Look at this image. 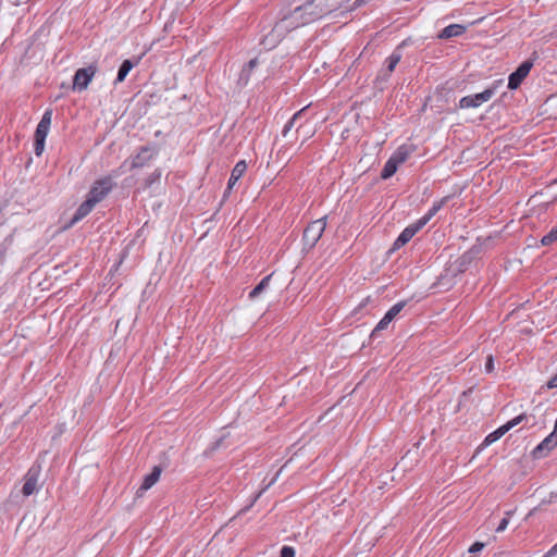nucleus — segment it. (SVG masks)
I'll return each mask as SVG.
<instances>
[{
  "mask_svg": "<svg viewBox=\"0 0 557 557\" xmlns=\"http://www.w3.org/2000/svg\"><path fill=\"white\" fill-rule=\"evenodd\" d=\"M139 62V59L136 60L135 62H133L132 60H124L122 62V64L120 65L119 67V71H117V75H116V78L114 81V84H119V83H122L124 82V79L126 78L127 74L131 72V70L137 65Z\"/></svg>",
  "mask_w": 557,
  "mask_h": 557,
  "instance_id": "dca6fc26",
  "label": "nucleus"
},
{
  "mask_svg": "<svg viewBox=\"0 0 557 557\" xmlns=\"http://www.w3.org/2000/svg\"><path fill=\"white\" fill-rule=\"evenodd\" d=\"M527 414L525 413H521L519 416H517L516 418L509 420L507 423L504 424V426L506 428L507 431L511 430L512 428H515L516 425H518L519 423H521L522 421L527 420Z\"/></svg>",
  "mask_w": 557,
  "mask_h": 557,
  "instance_id": "393cba45",
  "label": "nucleus"
},
{
  "mask_svg": "<svg viewBox=\"0 0 557 557\" xmlns=\"http://www.w3.org/2000/svg\"><path fill=\"white\" fill-rule=\"evenodd\" d=\"M258 64V60L255 58V59H251L246 65L245 67L243 69V72H242V78L244 76H246V78L249 77L250 73L252 72V70L257 66Z\"/></svg>",
  "mask_w": 557,
  "mask_h": 557,
  "instance_id": "a878e982",
  "label": "nucleus"
},
{
  "mask_svg": "<svg viewBox=\"0 0 557 557\" xmlns=\"http://www.w3.org/2000/svg\"><path fill=\"white\" fill-rule=\"evenodd\" d=\"M247 170V164L245 161H238L232 170L226 191L231 190L233 186L237 183V181L244 175Z\"/></svg>",
  "mask_w": 557,
  "mask_h": 557,
  "instance_id": "4468645a",
  "label": "nucleus"
},
{
  "mask_svg": "<svg viewBox=\"0 0 557 557\" xmlns=\"http://www.w3.org/2000/svg\"><path fill=\"white\" fill-rule=\"evenodd\" d=\"M280 557H295V549L290 546H283Z\"/></svg>",
  "mask_w": 557,
  "mask_h": 557,
  "instance_id": "7c9ffc66",
  "label": "nucleus"
},
{
  "mask_svg": "<svg viewBox=\"0 0 557 557\" xmlns=\"http://www.w3.org/2000/svg\"><path fill=\"white\" fill-rule=\"evenodd\" d=\"M162 473V468L160 466H154L151 472L145 475L140 487L137 491V496H141L144 492L150 490L160 479Z\"/></svg>",
  "mask_w": 557,
  "mask_h": 557,
  "instance_id": "f8f14e48",
  "label": "nucleus"
},
{
  "mask_svg": "<svg viewBox=\"0 0 557 557\" xmlns=\"http://www.w3.org/2000/svg\"><path fill=\"white\" fill-rule=\"evenodd\" d=\"M383 319H385L388 323H391L395 317L389 314L388 312L385 313V315L383 317Z\"/></svg>",
  "mask_w": 557,
  "mask_h": 557,
  "instance_id": "e433bc0d",
  "label": "nucleus"
},
{
  "mask_svg": "<svg viewBox=\"0 0 557 557\" xmlns=\"http://www.w3.org/2000/svg\"><path fill=\"white\" fill-rule=\"evenodd\" d=\"M162 171L160 169H156L152 173H150L145 180V187L150 188L156 182L161 178Z\"/></svg>",
  "mask_w": 557,
  "mask_h": 557,
  "instance_id": "5701e85b",
  "label": "nucleus"
},
{
  "mask_svg": "<svg viewBox=\"0 0 557 557\" xmlns=\"http://www.w3.org/2000/svg\"><path fill=\"white\" fill-rule=\"evenodd\" d=\"M113 186L114 183L111 176L97 180L90 187L86 198L97 205L106 198V196L112 190Z\"/></svg>",
  "mask_w": 557,
  "mask_h": 557,
  "instance_id": "39448f33",
  "label": "nucleus"
},
{
  "mask_svg": "<svg viewBox=\"0 0 557 557\" xmlns=\"http://www.w3.org/2000/svg\"><path fill=\"white\" fill-rule=\"evenodd\" d=\"M533 60L529 59L522 62L515 72L509 75L508 78V88L511 90L517 89L523 79L529 75L531 69L533 67Z\"/></svg>",
  "mask_w": 557,
  "mask_h": 557,
  "instance_id": "1a4fd4ad",
  "label": "nucleus"
},
{
  "mask_svg": "<svg viewBox=\"0 0 557 557\" xmlns=\"http://www.w3.org/2000/svg\"><path fill=\"white\" fill-rule=\"evenodd\" d=\"M557 555V543L543 557H554Z\"/></svg>",
  "mask_w": 557,
  "mask_h": 557,
  "instance_id": "c9c22d12",
  "label": "nucleus"
},
{
  "mask_svg": "<svg viewBox=\"0 0 557 557\" xmlns=\"http://www.w3.org/2000/svg\"><path fill=\"white\" fill-rule=\"evenodd\" d=\"M397 169L398 164L392 158H389L382 169L381 177L383 180L392 177L396 173Z\"/></svg>",
  "mask_w": 557,
  "mask_h": 557,
  "instance_id": "412c9836",
  "label": "nucleus"
},
{
  "mask_svg": "<svg viewBox=\"0 0 557 557\" xmlns=\"http://www.w3.org/2000/svg\"><path fill=\"white\" fill-rule=\"evenodd\" d=\"M157 154V150L152 146H143L131 161V170L140 169L147 165Z\"/></svg>",
  "mask_w": 557,
  "mask_h": 557,
  "instance_id": "9d476101",
  "label": "nucleus"
},
{
  "mask_svg": "<svg viewBox=\"0 0 557 557\" xmlns=\"http://www.w3.org/2000/svg\"><path fill=\"white\" fill-rule=\"evenodd\" d=\"M326 216L310 222L304 230L302 250L310 251L319 242L326 227Z\"/></svg>",
  "mask_w": 557,
  "mask_h": 557,
  "instance_id": "7ed1b4c3",
  "label": "nucleus"
},
{
  "mask_svg": "<svg viewBox=\"0 0 557 557\" xmlns=\"http://www.w3.org/2000/svg\"><path fill=\"white\" fill-rule=\"evenodd\" d=\"M271 276L272 275H268L259 282V284L249 293L250 299L257 298L269 286Z\"/></svg>",
  "mask_w": 557,
  "mask_h": 557,
  "instance_id": "4be33fe9",
  "label": "nucleus"
},
{
  "mask_svg": "<svg viewBox=\"0 0 557 557\" xmlns=\"http://www.w3.org/2000/svg\"><path fill=\"white\" fill-rule=\"evenodd\" d=\"M508 431L506 430V428L504 425L499 426L497 430H495L494 432L490 433L483 441V443L481 444L480 448H483V447H486L491 444H493L494 442L498 441L502 436H504Z\"/></svg>",
  "mask_w": 557,
  "mask_h": 557,
  "instance_id": "f3484780",
  "label": "nucleus"
},
{
  "mask_svg": "<svg viewBox=\"0 0 557 557\" xmlns=\"http://www.w3.org/2000/svg\"><path fill=\"white\" fill-rule=\"evenodd\" d=\"M466 32V26L461 24H450L446 26L438 35L441 39H449L461 36Z\"/></svg>",
  "mask_w": 557,
  "mask_h": 557,
  "instance_id": "2eb2a0df",
  "label": "nucleus"
},
{
  "mask_svg": "<svg viewBox=\"0 0 557 557\" xmlns=\"http://www.w3.org/2000/svg\"><path fill=\"white\" fill-rule=\"evenodd\" d=\"M512 512H513V511H511V510L506 511V517H504V518L500 520V522H499L498 527H497V528H496V530H495L496 532H498V533H499V532H503V531H505V530H506V528L508 527V523H509V518H510V516L512 515Z\"/></svg>",
  "mask_w": 557,
  "mask_h": 557,
  "instance_id": "cd10ccee",
  "label": "nucleus"
},
{
  "mask_svg": "<svg viewBox=\"0 0 557 557\" xmlns=\"http://www.w3.org/2000/svg\"><path fill=\"white\" fill-rule=\"evenodd\" d=\"M410 154V149L408 146L403 145L396 149V151L391 156V158L398 164H403L406 162Z\"/></svg>",
  "mask_w": 557,
  "mask_h": 557,
  "instance_id": "a211bd4d",
  "label": "nucleus"
},
{
  "mask_svg": "<svg viewBox=\"0 0 557 557\" xmlns=\"http://www.w3.org/2000/svg\"><path fill=\"white\" fill-rule=\"evenodd\" d=\"M262 492H263V491H260V492H259V493L253 497V499H252V502H251L250 506H252V505H253V503H255V502H257V499L260 497V495L262 494Z\"/></svg>",
  "mask_w": 557,
  "mask_h": 557,
  "instance_id": "4c0bfd02",
  "label": "nucleus"
},
{
  "mask_svg": "<svg viewBox=\"0 0 557 557\" xmlns=\"http://www.w3.org/2000/svg\"><path fill=\"white\" fill-rule=\"evenodd\" d=\"M483 547H484V543L475 542V543H473V544L470 546V548H469V553H472V554H474V553H479V552H481V550L483 549Z\"/></svg>",
  "mask_w": 557,
  "mask_h": 557,
  "instance_id": "72a5a7b5",
  "label": "nucleus"
},
{
  "mask_svg": "<svg viewBox=\"0 0 557 557\" xmlns=\"http://www.w3.org/2000/svg\"><path fill=\"white\" fill-rule=\"evenodd\" d=\"M494 371V358L492 355H488L485 361V372L492 373Z\"/></svg>",
  "mask_w": 557,
  "mask_h": 557,
  "instance_id": "2f4dec72",
  "label": "nucleus"
},
{
  "mask_svg": "<svg viewBox=\"0 0 557 557\" xmlns=\"http://www.w3.org/2000/svg\"><path fill=\"white\" fill-rule=\"evenodd\" d=\"M406 305L407 301L401 300L395 304L393 307H391L387 312L396 318V315L406 307Z\"/></svg>",
  "mask_w": 557,
  "mask_h": 557,
  "instance_id": "bb28decb",
  "label": "nucleus"
},
{
  "mask_svg": "<svg viewBox=\"0 0 557 557\" xmlns=\"http://www.w3.org/2000/svg\"><path fill=\"white\" fill-rule=\"evenodd\" d=\"M335 5L330 4L329 0H310L305 4L297 7L289 18L294 20L296 23H290L294 27H298L300 25H306L312 23L324 15L331 13L334 10ZM288 20V17H285Z\"/></svg>",
  "mask_w": 557,
  "mask_h": 557,
  "instance_id": "f257e3e1",
  "label": "nucleus"
},
{
  "mask_svg": "<svg viewBox=\"0 0 557 557\" xmlns=\"http://www.w3.org/2000/svg\"><path fill=\"white\" fill-rule=\"evenodd\" d=\"M557 445V432H552L546 436L533 450V458H542L546 456Z\"/></svg>",
  "mask_w": 557,
  "mask_h": 557,
  "instance_id": "9b49d317",
  "label": "nucleus"
},
{
  "mask_svg": "<svg viewBox=\"0 0 557 557\" xmlns=\"http://www.w3.org/2000/svg\"><path fill=\"white\" fill-rule=\"evenodd\" d=\"M388 322L385 320V319H381L380 322L376 324V326L374 327V330L372 331L371 333V337H375L377 335V333L382 330H385L387 326H388Z\"/></svg>",
  "mask_w": 557,
  "mask_h": 557,
  "instance_id": "c85d7f7f",
  "label": "nucleus"
},
{
  "mask_svg": "<svg viewBox=\"0 0 557 557\" xmlns=\"http://www.w3.org/2000/svg\"><path fill=\"white\" fill-rule=\"evenodd\" d=\"M296 132L299 134V133H304V140L301 144H304L309 137L312 136L313 132L311 129H307L305 131V125L304 124H299L296 128Z\"/></svg>",
  "mask_w": 557,
  "mask_h": 557,
  "instance_id": "c756f323",
  "label": "nucleus"
},
{
  "mask_svg": "<svg viewBox=\"0 0 557 557\" xmlns=\"http://www.w3.org/2000/svg\"><path fill=\"white\" fill-rule=\"evenodd\" d=\"M450 196H446L440 201L434 202L422 218L408 225L394 242L393 250H397L405 246L445 206Z\"/></svg>",
  "mask_w": 557,
  "mask_h": 557,
  "instance_id": "f03ea898",
  "label": "nucleus"
},
{
  "mask_svg": "<svg viewBox=\"0 0 557 557\" xmlns=\"http://www.w3.org/2000/svg\"><path fill=\"white\" fill-rule=\"evenodd\" d=\"M546 387L548 389L557 387V374L548 380V382L546 383Z\"/></svg>",
  "mask_w": 557,
  "mask_h": 557,
  "instance_id": "f704fd0d",
  "label": "nucleus"
},
{
  "mask_svg": "<svg viewBox=\"0 0 557 557\" xmlns=\"http://www.w3.org/2000/svg\"><path fill=\"white\" fill-rule=\"evenodd\" d=\"M41 473L40 465H33L24 476L22 493L28 497L38 491V480Z\"/></svg>",
  "mask_w": 557,
  "mask_h": 557,
  "instance_id": "6e6552de",
  "label": "nucleus"
},
{
  "mask_svg": "<svg viewBox=\"0 0 557 557\" xmlns=\"http://www.w3.org/2000/svg\"><path fill=\"white\" fill-rule=\"evenodd\" d=\"M97 73V66L91 64L87 67L78 69L73 78V90L83 91L87 89L89 83Z\"/></svg>",
  "mask_w": 557,
  "mask_h": 557,
  "instance_id": "0eeeda50",
  "label": "nucleus"
},
{
  "mask_svg": "<svg viewBox=\"0 0 557 557\" xmlns=\"http://www.w3.org/2000/svg\"><path fill=\"white\" fill-rule=\"evenodd\" d=\"M275 479H273L272 481H270V483L268 484V486H270L271 484H273Z\"/></svg>",
  "mask_w": 557,
  "mask_h": 557,
  "instance_id": "58836bf2",
  "label": "nucleus"
},
{
  "mask_svg": "<svg viewBox=\"0 0 557 557\" xmlns=\"http://www.w3.org/2000/svg\"><path fill=\"white\" fill-rule=\"evenodd\" d=\"M555 242H557V226L553 227L541 240L543 246H549Z\"/></svg>",
  "mask_w": 557,
  "mask_h": 557,
  "instance_id": "b1692460",
  "label": "nucleus"
},
{
  "mask_svg": "<svg viewBox=\"0 0 557 557\" xmlns=\"http://www.w3.org/2000/svg\"><path fill=\"white\" fill-rule=\"evenodd\" d=\"M52 120V110L47 109L35 131L34 150L37 157L41 156L45 149L46 137L49 133Z\"/></svg>",
  "mask_w": 557,
  "mask_h": 557,
  "instance_id": "20e7f679",
  "label": "nucleus"
},
{
  "mask_svg": "<svg viewBox=\"0 0 557 557\" xmlns=\"http://www.w3.org/2000/svg\"><path fill=\"white\" fill-rule=\"evenodd\" d=\"M472 255H473V249L465 252L461 258H460V262H461V265H465L467 263H470L471 259H472Z\"/></svg>",
  "mask_w": 557,
  "mask_h": 557,
  "instance_id": "473e14b6",
  "label": "nucleus"
},
{
  "mask_svg": "<svg viewBox=\"0 0 557 557\" xmlns=\"http://www.w3.org/2000/svg\"><path fill=\"white\" fill-rule=\"evenodd\" d=\"M307 110V107L300 109L299 111H297L289 120L288 122L285 124L283 131H282V135L283 137H286L287 134L289 133V131L295 126V124L304 116L305 114V111Z\"/></svg>",
  "mask_w": 557,
  "mask_h": 557,
  "instance_id": "6ab92c4d",
  "label": "nucleus"
},
{
  "mask_svg": "<svg viewBox=\"0 0 557 557\" xmlns=\"http://www.w3.org/2000/svg\"><path fill=\"white\" fill-rule=\"evenodd\" d=\"M401 59V54L397 51H394L387 59H386V76L385 79L391 75V73L395 70L397 64L399 63Z\"/></svg>",
  "mask_w": 557,
  "mask_h": 557,
  "instance_id": "aec40b11",
  "label": "nucleus"
},
{
  "mask_svg": "<svg viewBox=\"0 0 557 557\" xmlns=\"http://www.w3.org/2000/svg\"><path fill=\"white\" fill-rule=\"evenodd\" d=\"M496 92L495 87L486 88L484 91L462 97L459 100V108L460 109H469V108H478L483 102L488 101Z\"/></svg>",
  "mask_w": 557,
  "mask_h": 557,
  "instance_id": "423d86ee",
  "label": "nucleus"
},
{
  "mask_svg": "<svg viewBox=\"0 0 557 557\" xmlns=\"http://www.w3.org/2000/svg\"><path fill=\"white\" fill-rule=\"evenodd\" d=\"M95 203L91 202V200L87 199L85 201H83L79 207L76 209L71 222H70V226L74 225L75 223H77L78 221H81L82 219H84L86 215H88L92 209L95 208Z\"/></svg>",
  "mask_w": 557,
  "mask_h": 557,
  "instance_id": "ddd939ff",
  "label": "nucleus"
}]
</instances>
